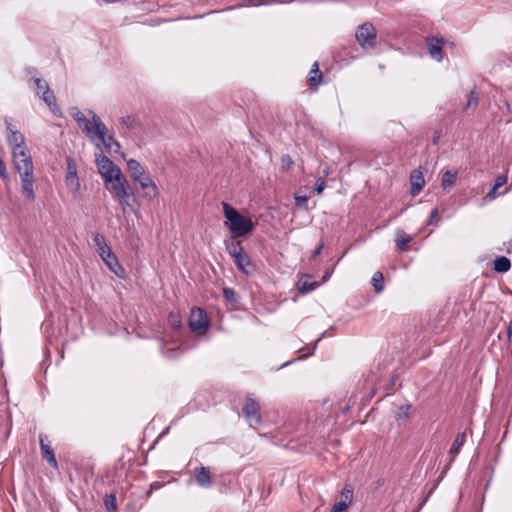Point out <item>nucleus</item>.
Here are the masks:
<instances>
[{
  "instance_id": "nucleus-16",
  "label": "nucleus",
  "mask_w": 512,
  "mask_h": 512,
  "mask_svg": "<svg viewBox=\"0 0 512 512\" xmlns=\"http://www.w3.org/2000/svg\"><path fill=\"white\" fill-rule=\"evenodd\" d=\"M411 194L413 196L419 194L425 185L423 173L420 170H414L410 175Z\"/></svg>"
},
{
  "instance_id": "nucleus-15",
  "label": "nucleus",
  "mask_w": 512,
  "mask_h": 512,
  "mask_svg": "<svg viewBox=\"0 0 512 512\" xmlns=\"http://www.w3.org/2000/svg\"><path fill=\"white\" fill-rule=\"evenodd\" d=\"M194 477L196 483L203 488L210 487L213 482L211 470L209 467L206 466H200L195 468Z\"/></svg>"
},
{
  "instance_id": "nucleus-39",
  "label": "nucleus",
  "mask_w": 512,
  "mask_h": 512,
  "mask_svg": "<svg viewBox=\"0 0 512 512\" xmlns=\"http://www.w3.org/2000/svg\"><path fill=\"white\" fill-rule=\"evenodd\" d=\"M477 103H478L477 95L474 91H471L468 102H467V107L476 106Z\"/></svg>"
},
{
  "instance_id": "nucleus-42",
  "label": "nucleus",
  "mask_w": 512,
  "mask_h": 512,
  "mask_svg": "<svg viewBox=\"0 0 512 512\" xmlns=\"http://www.w3.org/2000/svg\"><path fill=\"white\" fill-rule=\"evenodd\" d=\"M0 177L3 178V179H7L8 178V174H7L5 163L3 162V160L1 158H0Z\"/></svg>"
},
{
  "instance_id": "nucleus-4",
  "label": "nucleus",
  "mask_w": 512,
  "mask_h": 512,
  "mask_svg": "<svg viewBox=\"0 0 512 512\" xmlns=\"http://www.w3.org/2000/svg\"><path fill=\"white\" fill-rule=\"evenodd\" d=\"M229 255L234 259V263L239 270L249 275L251 273L252 263L250 257L245 252L240 241L231 240L226 243Z\"/></svg>"
},
{
  "instance_id": "nucleus-46",
  "label": "nucleus",
  "mask_w": 512,
  "mask_h": 512,
  "mask_svg": "<svg viewBox=\"0 0 512 512\" xmlns=\"http://www.w3.org/2000/svg\"><path fill=\"white\" fill-rule=\"evenodd\" d=\"M439 138H440V132L436 131L435 134H434V137H433V144L434 145L438 144Z\"/></svg>"
},
{
  "instance_id": "nucleus-3",
  "label": "nucleus",
  "mask_w": 512,
  "mask_h": 512,
  "mask_svg": "<svg viewBox=\"0 0 512 512\" xmlns=\"http://www.w3.org/2000/svg\"><path fill=\"white\" fill-rule=\"evenodd\" d=\"M104 187L112 198L118 202L124 213L127 207H131L128 199L133 197L134 193L129 181L122 172L115 174L112 178L106 179V181H104Z\"/></svg>"
},
{
  "instance_id": "nucleus-29",
  "label": "nucleus",
  "mask_w": 512,
  "mask_h": 512,
  "mask_svg": "<svg viewBox=\"0 0 512 512\" xmlns=\"http://www.w3.org/2000/svg\"><path fill=\"white\" fill-rule=\"evenodd\" d=\"M117 500L114 493L108 494L103 499V504L108 512H114L117 509Z\"/></svg>"
},
{
  "instance_id": "nucleus-30",
  "label": "nucleus",
  "mask_w": 512,
  "mask_h": 512,
  "mask_svg": "<svg viewBox=\"0 0 512 512\" xmlns=\"http://www.w3.org/2000/svg\"><path fill=\"white\" fill-rule=\"evenodd\" d=\"M168 323L173 329H179L182 325L180 313L176 311L170 312L168 316Z\"/></svg>"
},
{
  "instance_id": "nucleus-47",
  "label": "nucleus",
  "mask_w": 512,
  "mask_h": 512,
  "mask_svg": "<svg viewBox=\"0 0 512 512\" xmlns=\"http://www.w3.org/2000/svg\"><path fill=\"white\" fill-rule=\"evenodd\" d=\"M507 335L509 338L512 337V321L510 322L508 329H507Z\"/></svg>"
},
{
  "instance_id": "nucleus-41",
  "label": "nucleus",
  "mask_w": 512,
  "mask_h": 512,
  "mask_svg": "<svg viewBox=\"0 0 512 512\" xmlns=\"http://www.w3.org/2000/svg\"><path fill=\"white\" fill-rule=\"evenodd\" d=\"M347 508L348 507L344 503H341L340 501L336 502L332 507L333 510H336L338 512H345Z\"/></svg>"
},
{
  "instance_id": "nucleus-24",
  "label": "nucleus",
  "mask_w": 512,
  "mask_h": 512,
  "mask_svg": "<svg viewBox=\"0 0 512 512\" xmlns=\"http://www.w3.org/2000/svg\"><path fill=\"white\" fill-rule=\"evenodd\" d=\"M494 270L499 273H505L511 268V262L507 257L501 256L494 260Z\"/></svg>"
},
{
  "instance_id": "nucleus-2",
  "label": "nucleus",
  "mask_w": 512,
  "mask_h": 512,
  "mask_svg": "<svg viewBox=\"0 0 512 512\" xmlns=\"http://www.w3.org/2000/svg\"><path fill=\"white\" fill-rule=\"evenodd\" d=\"M225 216L224 225L228 228L234 239L244 237L254 230V223L250 217L242 215L237 209L226 202L222 203Z\"/></svg>"
},
{
  "instance_id": "nucleus-32",
  "label": "nucleus",
  "mask_w": 512,
  "mask_h": 512,
  "mask_svg": "<svg viewBox=\"0 0 512 512\" xmlns=\"http://www.w3.org/2000/svg\"><path fill=\"white\" fill-rule=\"evenodd\" d=\"M33 82L36 86L37 95H42L44 91L50 90L48 83L42 78H33Z\"/></svg>"
},
{
  "instance_id": "nucleus-11",
  "label": "nucleus",
  "mask_w": 512,
  "mask_h": 512,
  "mask_svg": "<svg viewBox=\"0 0 512 512\" xmlns=\"http://www.w3.org/2000/svg\"><path fill=\"white\" fill-rule=\"evenodd\" d=\"M135 182L139 183L140 187L145 191L144 196L148 199H154L158 196V188L155 182L152 180L149 174L144 173L140 177L134 179Z\"/></svg>"
},
{
  "instance_id": "nucleus-37",
  "label": "nucleus",
  "mask_w": 512,
  "mask_h": 512,
  "mask_svg": "<svg viewBox=\"0 0 512 512\" xmlns=\"http://www.w3.org/2000/svg\"><path fill=\"white\" fill-rule=\"evenodd\" d=\"M295 203L300 208H307L308 197L307 196H295Z\"/></svg>"
},
{
  "instance_id": "nucleus-14",
  "label": "nucleus",
  "mask_w": 512,
  "mask_h": 512,
  "mask_svg": "<svg viewBox=\"0 0 512 512\" xmlns=\"http://www.w3.org/2000/svg\"><path fill=\"white\" fill-rule=\"evenodd\" d=\"M39 443L43 459H45L52 468L57 469L58 462L56 460L53 448L51 447L49 441H47V436L40 434Z\"/></svg>"
},
{
  "instance_id": "nucleus-35",
  "label": "nucleus",
  "mask_w": 512,
  "mask_h": 512,
  "mask_svg": "<svg viewBox=\"0 0 512 512\" xmlns=\"http://www.w3.org/2000/svg\"><path fill=\"white\" fill-rule=\"evenodd\" d=\"M93 241H94L95 245L97 246L98 251H100L102 247L108 246L105 241V238L99 233H95L93 235Z\"/></svg>"
},
{
  "instance_id": "nucleus-13",
  "label": "nucleus",
  "mask_w": 512,
  "mask_h": 512,
  "mask_svg": "<svg viewBox=\"0 0 512 512\" xmlns=\"http://www.w3.org/2000/svg\"><path fill=\"white\" fill-rule=\"evenodd\" d=\"M426 44L430 56L437 61H441L443 59L442 48L445 44H448V41L444 38L427 37Z\"/></svg>"
},
{
  "instance_id": "nucleus-34",
  "label": "nucleus",
  "mask_w": 512,
  "mask_h": 512,
  "mask_svg": "<svg viewBox=\"0 0 512 512\" xmlns=\"http://www.w3.org/2000/svg\"><path fill=\"white\" fill-rule=\"evenodd\" d=\"M294 165V161L289 155H283L281 157V167L284 171H289Z\"/></svg>"
},
{
  "instance_id": "nucleus-40",
  "label": "nucleus",
  "mask_w": 512,
  "mask_h": 512,
  "mask_svg": "<svg viewBox=\"0 0 512 512\" xmlns=\"http://www.w3.org/2000/svg\"><path fill=\"white\" fill-rule=\"evenodd\" d=\"M324 188H325V181L323 179L319 178L315 184V191L317 192V194H321L323 192Z\"/></svg>"
},
{
  "instance_id": "nucleus-1",
  "label": "nucleus",
  "mask_w": 512,
  "mask_h": 512,
  "mask_svg": "<svg viewBox=\"0 0 512 512\" xmlns=\"http://www.w3.org/2000/svg\"><path fill=\"white\" fill-rule=\"evenodd\" d=\"M13 162L15 169L21 177V188L25 197L35 200L34 179H33V162L32 157L26 146H17L12 148Z\"/></svg>"
},
{
  "instance_id": "nucleus-43",
  "label": "nucleus",
  "mask_w": 512,
  "mask_h": 512,
  "mask_svg": "<svg viewBox=\"0 0 512 512\" xmlns=\"http://www.w3.org/2000/svg\"><path fill=\"white\" fill-rule=\"evenodd\" d=\"M323 248H324V243L319 244L318 247L313 251L311 259L315 260L321 254Z\"/></svg>"
},
{
  "instance_id": "nucleus-23",
  "label": "nucleus",
  "mask_w": 512,
  "mask_h": 512,
  "mask_svg": "<svg viewBox=\"0 0 512 512\" xmlns=\"http://www.w3.org/2000/svg\"><path fill=\"white\" fill-rule=\"evenodd\" d=\"M41 97L54 114L60 111L59 107L57 106L54 93L51 90L44 91Z\"/></svg>"
},
{
  "instance_id": "nucleus-22",
  "label": "nucleus",
  "mask_w": 512,
  "mask_h": 512,
  "mask_svg": "<svg viewBox=\"0 0 512 512\" xmlns=\"http://www.w3.org/2000/svg\"><path fill=\"white\" fill-rule=\"evenodd\" d=\"M412 241V237L407 235L404 231L398 230L396 233V245L400 251H406L408 244Z\"/></svg>"
},
{
  "instance_id": "nucleus-38",
  "label": "nucleus",
  "mask_w": 512,
  "mask_h": 512,
  "mask_svg": "<svg viewBox=\"0 0 512 512\" xmlns=\"http://www.w3.org/2000/svg\"><path fill=\"white\" fill-rule=\"evenodd\" d=\"M507 182V177L504 176V175H499L497 176V178L495 179V183H494V190H498L499 188H501L505 183Z\"/></svg>"
},
{
  "instance_id": "nucleus-18",
  "label": "nucleus",
  "mask_w": 512,
  "mask_h": 512,
  "mask_svg": "<svg viewBox=\"0 0 512 512\" xmlns=\"http://www.w3.org/2000/svg\"><path fill=\"white\" fill-rule=\"evenodd\" d=\"M319 286L316 281H311L309 275L301 277L297 282V289L301 294H307Z\"/></svg>"
},
{
  "instance_id": "nucleus-6",
  "label": "nucleus",
  "mask_w": 512,
  "mask_h": 512,
  "mask_svg": "<svg viewBox=\"0 0 512 512\" xmlns=\"http://www.w3.org/2000/svg\"><path fill=\"white\" fill-rule=\"evenodd\" d=\"M242 412L251 427L256 428L261 424L260 403L252 396L246 397Z\"/></svg>"
},
{
  "instance_id": "nucleus-45",
  "label": "nucleus",
  "mask_w": 512,
  "mask_h": 512,
  "mask_svg": "<svg viewBox=\"0 0 512 512\" xmlns=\"http://www.w3.org/2000/svg\"><path fill=\"white\" fill-rule=\"evenodd\" d=\"M496 191L494 190V186L491 188V190L488 192L487 197L490 199H495L496 197Z\"/></svg>"
},
{
  "instance_id": "nucleus-20",
  "label": "nucleus",
  "mask_w": 512,
  "mask_h": 512,
  "mask_svg": "<svg viewBox=\"0 0 512 512\" xmlns=\"http://www.w3.org/2000/svg\"><path fill=\"white\" fill-rule=\"evenodd\" d=\"M8 130L10 131V135L8 137V141L10 145L13 147L17 146H25L24 144V136L16 130H13L11 124L7 125Z\"/></svg>"
},
{
  "instance_id": "nucleus-5",
  "label": "nucleus",
  "mask_w": 512,
  "mask_h": 512,
  "mask_svg": "<svg viewBox=\"0 0 512 512\" xmlns=\"http://www.w3.org/2000/svg\"><path fill=\"white\" fill-rule=\"evenodd\" d=\"M93 139H98L105 147L107 153L118 152L120 144L112 135H107V128L100 118L95 119Z\"/></svg>"
},
{
  "instance_id": "nucleus-26",
  "label": "nucleus",
  "mask_w": 512,
  "mask_h": 512,
  "mask_svg": "<svg viewBox=\"0 0 512 512\" xmlns=\"http://www.w3.org/2000/svg\"><path fill=\"white\" fill-rule=\"evenodd\" d=\"M371 284L377 293H380L384 290V276L382 272L377 271L373 274Z\"/></svg>"
},
{
  "instance_id": "nucleus-9",
  "label": "nucleus",
  "mask_w": 512,
  "mask_h": 512,
  "mask_svg": "<svg viewBox=\"0 0 512 512\" xmlns=\"http://www.w3.org/2000/svg\"><path fill=\"white\" fill-rule=\"evenodd\" d=\"M96 165L103 181H106V179L112 178L115 174L122 172L120 168L102 152L96 155Z\"/></svg>"
},
{
  "instance_id": "nucleus-10",
  "label": "nucleus",
  "mask_w": 512,
  "mask_h": 512,
  "mask_svg": "<svg viewBox=\"0 0 512 512\" xmlns=\"http://www.w3.org/2000/svg\"><path fill=\"white\" fill-rule=\"evenodd\" d=\"M101 259L108 266V268L118 277H123L124 269L119 264L116 255L112 252L109 246L102 247L100 251H98Z\"/></svg>"
},
{
  "instance_id": "nucleus-27",
  "label": "nucleus",
  "mask_w": 512,
  "mask_h": 512,
  "mask_svg": "<svg viewBox=\"0 0 512 512\" xmlns=\"http://www.w3.org/2000/svg\"><path fill=\"white\" fill-rule=\"evenodd\" d=\"M457 178V171H446L442 176V187L446 189L448 187H452Z\"/></svg>"
},
{
  "instance_id": "nucleus-12",
  "label": "nucleus",
  "mask_w": 512,
  "mask_h": 512,
  "mask_svg": "<svg viewBox=\"0 0 512 512\" xmlns=\"http://www.w3.org/2000/svg\"><path fill=\"white\" fill-rule=\"evenodd\" d=\"M75 121L78 126L88 135L90 139H93V131L95 127V119L99 118L96 114L92 113V118L88 119L82 112L77 111L73 114Z\"/></svg>"
},
{
  "instance_id": "nucleus-48",
  "label": "nucleus",
  "mask_w": 512,
  "mask_h": 512,
  "mask_svg": "<svg viewBox=\"0 0 512 512\" xmlns=\"http://www.w3.org/2000/svg\"><path fill=\"white\" fill-rule=\"evenodd\" d=\"M329 278V274H325L323 281H326Z\"/></svg>"
},
{
  "instance_id": "nucleus-36",
  "label": "nucleus",
  "mask_w": 512,
  "mask_h": 512,
  "mask_svg": "<svg viewBox=\"0 0 512 512\" xmlns=\"http://www.w3.org/2000/svg\"><path fill=\"white\" fill-rule=\"evenodd\" d=\"M73 175H77L76 166H75L72 158L68 157L67 158V174H66V176H73Z\"/></svg>"
},
{
  "instance_id": "nucleus-8",
  "label": "nucleus",
  "mask_w": 512,
  "mask_h": 512,
  "mask_svg": "<svg viewBox=\"0 0 512 512\" xmlns=\"http://www.w3.org/2000/svg\"><path fill=\"white\" fill-rule=\"evenodd\" d=\"M189 327L193 332L204 334L209 328V319L205 310L194 307L191 309L189 316Z\"/></svg>"
},
{
  "instance_id": "nucleus-21",
  "label": "nucleus",
  "mask_w": 512,
  "mask_h": 512,
  "mask_svg": "<svg viewBox=\"0 0 512 512\" xmlns=\"http://www.w3.org/2000/svg\"><path fill=\"white\" fill-rule=\"evenodd\" d=\"M466 441V433L461 432L458 433L452 443L449 454L454 458L461 450V447L464 445Z\"/></svg>"
},
{
  "instance_id": "nucleus-19",
  "label": "nucleus",
  "mask_w": 512,
  "mask_h": 512,
  "mask_svg": "<svg viewBox=\"0 0 512 512\" xmlns=\"http://www.w3.org/2000/svg\"><path fill=\"white\" fill-rule=\"evenodd\" d=\"M127 170L133 180L146 173L142 165L135 159H130L127 162Z\"/></svg>"
},
{
  "instance_id": "nucleus-31",
  "label": "nucleus",
  "mask_w": 512,
  "mask_h": 512,
  "mask_svg": "<svg viewBox=\"0 0 512 512\" xmlns=\"http://www.w3.org/2000/svg\"><path fill=\"white\" fill-rule=\"evenodd\" d=\"M223 294L227 302H229L232 305H235L238 303V296L237 293L234 291V289L229 287L223 288Z\"/></svg>"
},
{
  "instance_id": "nucleus-17",
  "label": "nucleus",
  "mask_w": 512,
  "mask_h": 512,
  "mask_svg": "<svg viewBox=\"0 0 512 512\" xmlns=\"http://www.w3.org/2000/svg\"><path fill=\"white\" fill-rule=\"evenodd\" d=\"M323 80L322 72L319 69L318 62H314L307 77V84L310 87L317 88Z\"/></svg>"
},
{
  "instance_id": "nucleus-33",
  "label": "nucleus",
  "mask_w": 512,
  "mask_h": 512,
  "mask_svg": "<svg viewBox=\"0 0 512 512\" xmlns=\"http://www.w3.org/2000/svg\"><path fill=\"white\" fill-rule=\"evenodd\" d=\"M120 122L129 129L136 127L138 124L137 117L134 115L123 116L121 117Z\"/></svg>"
},
{
  "instance_id": "nucleus-25",
  "label": "nucleus",
  "mask_w": 512,
  "mask_h": 512,
  "mask_svg": "<svg viewBox=\"0 0 512 512\" xmlns=\"http://www.w3.org/2000/svg\"><path fill=\"white\" fill-rule=\"evenodd\" d=\"M354 491L350 485H345L340 492V502L349 507L353 501Z\"/></svg>"
},
{
  "instance_id": "nucleus-7",
  "label": "nucleus",
  "mask_w": 512,
  "mask_h": 512,
  "mask_svg": "<svg viewBox=\"0 0 512 512\" xmlns=\"http://www.w3.org/2000/svg\"><path fill=\"white\" fill-rule=\"evenodd\" d=\"M356 39L363 49L375 47L377 41V32L371 23L360 25L356 32Z\"/></svg>"
},
{
  "instance_id": "nucleus-44",
  "label": "nucleus",
  "mask_w": 512,
  "mask_h": 512,
  "mask_svg": "<svg viewBox=\"0 0 512 512\" xmlns=\"http://www.w3.org/2000/svg\"><path fill=\"white\" fill-rule=\"evenodd\" d=\"M437 217H438V209L434 208L431 211V214H430V217H429V220H428V224H432L434 219H436Z\"/></svg>"
},
{
  "instance_id": "nucleus-28",
  "label": "nucleus",
  "mask_w": 512,
  "mask_h": 512,
  "mask_svg": "<svg viewBox=\"0 0 512 512\" xmlns=\"http://www.w3.org/2000/svg\"><path fill=\"white\" fill-rule=\"evenodd\" d=\"M65 182H66L67 187L69 188V190L72 193L75 194V193L79 192V190H80V182H79V178H78L77 175L66 176Z\"/></svg>"
}]
</instances>
